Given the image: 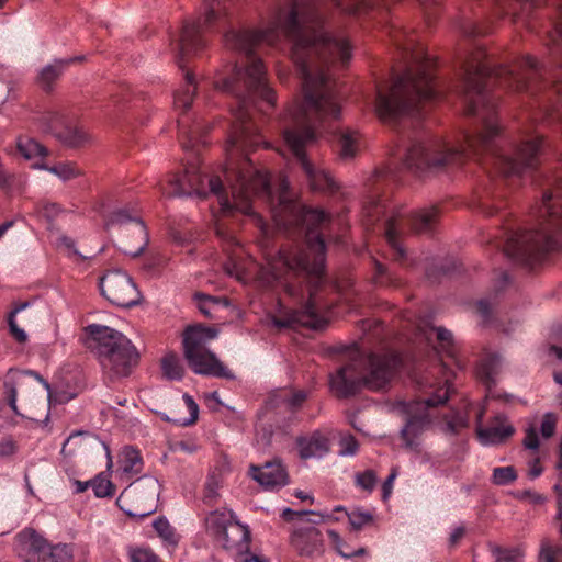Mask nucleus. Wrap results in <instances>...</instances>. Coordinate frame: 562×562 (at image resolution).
Segmentation results:
<instances>
[{
    "label": "nucleus",
    "mask_w": 562,
    "mask_h": 562,
    "mask_svg": "<svg viewBox=\"0 0 562 562\" xmlns=\"http://www.w3.org/2000/svg\"><path fill=\"white\" fill-rule=\"evenodd\" d=\"M345 513L348 516L351 528L355 530H360L373 521V514L362 508H355L351 512L345 510Z\"/></svg>",
    "instance_id": "38"
},
{
    "label": "nucleus",
    "mask_w": 562,
    "mask_h": 562,
    "mask_svg": "<svg viewBox=\"0 0 562 562\" xmlns=\"http://www.w3.org/2000/svg\"><path fill=\"white\" fill-rule=\"evenodd\" d=\"M465 529L463 527H457L452 530L450 535V543L452 546L457 544L459 540L464 536Z\"/></svg>",
    "instance_id": "61"
},
{
    "label": "nucleus",
    "mask_w": 562,
    "mask_h": 562,
    "mask_svg": "<svg viewBox=\"0 0 562 562\" xmlns=\"http://www.w3.org/2000/svg\"><path fill=\"white\" fill-rule=\"evenodd\" d=\"M548 356L557 359L561 366V369H554L553 379L555 383L562 385V349L557 346H551L548 349Z\"/></svg>",
    "instance_id": "51"
},
{
    "label": "nucleus",
    "mask_w": 562,
    "mask_h": 562,
    "mask_svg": "<svg viewBox=\"0 0 562 562\" xmlns=\"http://www.w3.org/2000/svg\"><path fill=\"white\" fill-rule=\"evenodd\" d=\"M358 441L351 435H342L339 440L340 456H355L358 451Z\"/></svg>",
    "instance_id": "48"
},
{
    "label": "nucleus",
    "mask_w": 562,
    "mask_h": 562,
    "mask_svg": "<svg viewBox=\"0 0 562 562\" xmlns=\"http://www.w3.org/2000/svg\"><path fill=\"white\" fill-rule=\"evenodd\" d=\"M153 527L166 547L175 549L178 546L180 536L167 518H157L154 520Z\"/></svg>",
    "instance_id": "31"
},
{
    "label": "nucleus",
    "mask_w": 562,
    "mask_h": 562,
    "mask_svg": "<svg viewBox=\"0 0 562 562\" xmlns=\"http://www.w3.org/2000/svg\"><path fill=\"white\" fill-rule=\"evenodd\" d=\"M216 336L217 330L212 327H188L183 334L184 357L196 374L233 380L234 374L206 347Z\"/></svg>",
    "instance_id": "9"
},
{
    "label": "nucleus",
    "mask_w": 562,
    "mask_h": 562,
    "mask_svg": "<svg viewBox=\"0 0 562 562\" xmlns=\"http://www.w3.org/2000/svg\"><path fill=\"white\" fill-rule=\"evenodd\" d=\"M468 424L469 413L467 411H451L443 418L442 430L447 434H456L468 427Z\"/></svg>",
    "instance_id": "32"
},
{
    "label": "nucleus",
    "mask_w": 562,
    "mask_h": 562,
    "mask_svg": "<svg viewBox=\"0 0 562 562\" xmlns=\"http://www.w3.org/2000/svg\"><path fill=\"white\" fill-rule=\"evenodd\" d=\"M234 518V513L226 508L212 510L204 518L205 529L220 539Z\"/></svg>",
    "instance_id": "25"
},
{
    "label": "nucleus",
    "mask_w": 562,
    "mask_h": 562,
    "mask_svg": "<svg viewBox=\"0 0 562 562\" xmlns=\"http://www.w3.org/2000/svg\"><path fill=\"white\" fill-rule=\"evenodd\" d=\"M432 330L436 333L440 351L450 358H454L456 349L452 333L443 327H434Z\"/></svg>",
    "instance_id": "37"
},
{
    "label": "nucleus",
    "mask_w": 562,
    "mask_h": 562,
    "mask_svg": "<svg viewBox=\"0 0 562 562\" xmlns=\"http://www.w3.org/2000/svg\"><path fill=\"white\" fill-rule=\"evenodd\" d=\"M86 331L90 336L89 347L98 352L103 370L112 378L128 375L138 359L131 340L117 330L98 324L87 326Z\"/></svg>",
    "instance_id": "7"
},
{
    "label": "nucleus",
    "mask_w": 562,
    "mask_h": 562,
    "mask_svg": "<svg viewBox=\"0 0 562 562\" xmlns=\"http://www.w3.org/2000/svg\"><path fill=\"white\" fill-rule=\"evenodd\" d=\"M15 144L18 153L24 159L32 161V166L35 162H45V158L49 154L45 146L26 135L19 136Z\"/></svg>",
    "instance_id": "23"
},
{
    "label": "nucleus",
    "mask_w": 562,
    "mask_h": 562,
    "mask_svg": "<svg viewBox=\"0 0 562 562\" xmlns=\"http://www.w3.org/2000/svg\"><path fill=\"white\" fill-rule=\"evenodd\" d=\"M486 408H482L476 417V434L480 442L484 446L496 445L504 441L514 434V428L506 423V416L498 413L494 416L492 425L482 426V419Z\"/></svg>",
    "instance_id": "17"
},
{
    "label": "nucleus",
    "mask_w": 562,
    "mask_h": 562,
    "mask_svg": "<svg viewBox=\"0 0 562 562\" xmlns=\"http://www.w3.org/2000/svg\"><path fill=\"white\" fill-rule=\"evenodd\" d=\"M12 182V176L9 175L2 164H0V189L7 190L11 186Z\"/></svg>",
    "instance_id": "56"
},
{
    "label": "nucleus",
    "mask_w": 562,
    "mask_h": 562,
    "mask_svg": "<svg viewBox=\"0 0 562 562\" xmlns=\"http://www.w3.org/2000/svg\"><path fill=\"white\" fill-rule=\"evenodd\" d=\"M182 400L186 404L187 409L189 411V418H180L173 419L172 422L180 426H189L196 422L199 415V406L193 400V397L189 394H183Z\"/></svg>",
    "instance_id": "43"
},
{
    "label": "nucleus",
    "mask_w": 562,
    "mask_h": 562,
    "mask_svg": "<svg viewBox=\"0 0 562 562\" xmlns=\"http://www.w3.org/2000/svg\"><path fill=\"white\" fill-rule=\"evenodd\" d=\"M46 130L69 147H79L90 140L89 133L79 125L72 124L64 114L52 112L45 116Z\"/></svg>",
    "instance_id": "15"
},
{
    "label": "nucleus",
    "mask_w": 562,
    "mask_h": 562,
    "mask_svg": "<svg viewBox=\"0 0 562 562\" xmlns=\"http://www.w3.org/2000/svg\"><path fill=\"white\" fill-rule=\"evenodd\" d=\"M101 293L114 305L131 307L140 300L132 278L121 270L108 271L100 280Z\"/></svg>",
    "instance_id": "12"
},
{
    "label": "nucleus",
    "mask_w": 562,
    "mask_h": 562,
    "mask_svg": "<svg viewBox=\"0 0 562 562\" xmlns=\"http://www.w3.org/2000/svg\"><path fill=\"white\" fill-rule=\"evenodd\" d=\"M541 473H542V467L540 465L539 460H538V459H536V460L531 461V462L529 463V471H528V475H529L531 479H536V477H538Z\"/></svg>",
    "instance_id": "60"
},
{
    "label": "nucleus",
    "mask_w": 562,
    "mask_h": 562,
    "mask_svg": "<svg viewBox=\"0 0 562 562\" xmlns=\"http://www.w3.org/2000/svg\"><path fill=\"white\" fill-rule=\"evenodd\" d=\"M47 541L37 532L25 529L19 532L14 541V551L24 562H40Z\"/></svg>",
    "instance_id": "18"
},
{
    "label": "nucleus",
    "mask_w": 562,
    "mask_h": 562,
    "mask_svg": "<svg viewBox=\"0 0 562 562\" xmlns=\"http://www.w3.org/2000/svg\"><path fill=\"white\" fill-rule=\"evenodd\" d=\"M291 542L301 555L313 557L322 552V536L315 527L296 529Z\"/></svg>",
    "instance_id": "21"
},
{
    "label": "nucleus",
    "mask_w": 562,
    "mask_h": 562,
    "mask_svg": "<svg viewBox=\"0 0 562 562\" xmlns=\"http://www.w3.org/2000/svg\"><path fill=\"white\" fill-rule=\"evenodd\" d=\"M477 310H479V312L481 313V315L483 317H487L488 314H490V306H488V303L486 301H483V300L480 301L477 303Z\"/></svg>",
    "instance_id": "62"
},
{
    "label": "nucleus",
    "mask_w": 562,
    "mask_h": 562,
    "mask_svg": "<svg viewBox=\"0 0 562 562\" xmlns=\"http://www.w3.org/2000/svg\"><path fill=\"white\" fill-rule=\"evenodd\" d=\"M318 302L314 293H310V300L303 310H288L279 303V310L271 317L272 324L278 328L304 326L313 329H322L327 317L319 313Z\"/></svg>",
    "instance_id": "13"
},
{
    "label": "nucleus",
    "mask_w": 562,
    "mask_h": 562,
    "mask_svg": "<svg viewBox=\"0 0 562 562\" xmlns=\"http://www.w3.org/2000/svg\"><path fill=\"white\" fill-rule=\"evenodd\" d=\"M450 393L451 385L449 378L446 376L445 383L437 386L429 397L422 401H400L395 404L394 409L406 419L401 430L406 448L418 450L422 435L429 428L432 420L431 409L446 403Z\"/></svg>",
    "instance_id": "8"
},
{
    "label": "nucleus",
    "mask_w": 562,
    "mask_h": 562,
    "mask_svg": "<svg viewBox=\"0 0 562 562\" xmlns=\"http://www.w3.org/2000/svg\"><path fill=\"white\" fill-rule=\"evenodd\" d=\"M58 246L60 248H65L66 250L69 251V254H72V255H78V251L76 250L75 248V241L72 238L68 237V236H60L58 238Z\"/></svg>",
    "instance_id": "55"
},
{
    "label": "nucleus",
    "mask_w": 562,
    "mask_h": 562,
    "mask_svg": "<svg viewBox=\"0 0 562 562\" xmlns=\"http://www.w3.org/2000/svg\"><path fill=\"white\" fill-rule=\"evenodd\" d=\"M159 483L155 477L145 476L123 491L116 504L130 517L144 519L156 510Z\"/></svg>",
    "instance_id": "11"
},
{
    "label": "nucleus",
    "mask_w": 562,
    "mask_h": 562,
    "mask_svg": "<svg viewBox=\"0 0 562 562\" xmlns=\"http://www.w3.org/2000/svg\"><path fill=\"white\" fill-rule=\"evenodd\" d=\"M376 483V475L373 471H364L356 474V484L364 491L371 492Z\"/></svg>",
    "instance_id": "49"
},
{
    "label": "nucleus",
    "mask_w": 562,
    "mask_h": 562,
    "mask_svg": "<svg viewBox=\"0 0 562 562\" xmlns=\"http://www.w3.org/2000/svg\"><path fill=\"white\" fill-rule=\"evenodd\" d=\"M539 213L533 228L507 236L503 251L508 258L531 266L562 247V188L544 192Z\"/></svg>",
    "instance_id": "4"
},
{
    "label": "nucleus",
    "mask_w": 562,
    "mask_h": 562,
    "mask_svg": "<svg viewBox=\"0 0 562 562\" xmlns=\"http://www.w3.org/2000/svg\"><path fill=\"white\" fill-rule=\"evenodd\" d=\"M401 366L395 352L370 353L352 360L330 375V387L340 397L358 393L363 386L372 391L384 390Z\"/></svg>",
    "instance_id": "6"
},
{
    "label": "nucleus",
    "mask_w": 562,
    "mask_h": 562,
    "mask_svg": "<svg viewBox=\"0 0 562 562\" xmlns=\"http://www.w3.org/2000/svg\"><path fill=\"white\" fill-rule=\"evenodd\" d=\"M516 477L517 474L513 467H502L493 470V482L497 485H507L514 482Z\"/></svg>",
    "instance_id": "44"
},
{
    "label": "nucleus",
    "mask_w": 562,
    "mask_h": 562,
    "mask_svg": "<svg viewBox=\"0 0 562 562\" xmlns=\"http://www.w3.org/2000/svg\"><path fill=\"white\" fill-rule=\"evenodd\" d=\"M538 71L539 63L532 56H525L515 66H502L494 71L481 56L469 61L464 68L462 95L468 113L481 120V130L475 135H465L459 147L449 146L440 139L415 142L406 153L405 167L416 173L434 172L463 156L477 155L482 149L488 153L495 169L505 176L521 175L536 168L542 154V136L539 134L525 133L512 155L499 154L494 148L499 125L496 101L485 80L494 74L499 85L516 91H529Z\"/></svg>",
    "instance_id": "2"
},
{
    "label": "nucleus",
    "mask_w": 562,
    "mask_h": 562,
    "mask_svg": "<svg viewBox=\"0 0 562 562\" xmlns=\"http://www.w3.org/2000/svg\"><path fill=\"white\" fill-rule=\"evenodd\" d=\"M488 547L495 562H517L521 555L517 548H502L497 544H490Z\"/></svg>",
    "instance_id": "39"
},
{
    "label": "nucleus",
    "mask_w": 562,
    "mask_h": 562,
    "mask_svg": "<svg viewBox=\"0 0 562 562\" xmlns=\"http://www.w3.org/2000/svg\"><path fill=\"white\" fill-rule=\"evenodd\" d=\"M104 223L106 227L114 225L124 226V231L133 235L136 246L134 249H126V254L132 257H137L144 252L148 245L149 238L147 228L139 218L133 216L126 210L119 209L108 216L104 215Z\"/></svg>",
    "instance_id": "14"
},
{
    "label": "nucleus",
    "mask_w": 562,
    "mask_h": 562,
    "mask_svg": "<svg viewBox=\"0 0 562 562\" xmlns=\"http://www.w3.org/2000/svg\"><path fill=\"white\" fill-rule=\"evenodd\" d=\"M63 211L58 203L52 201H41L35 206L36 214L48 222H53Z\"/></svg>",
    "instance_id": "40"
},
{
    "label": "nucleus",
    "mask_w": 562,
    "mask_h": 562,
    "mask_svg": "<svg viewBox=\"0 0 562 562\" xmlns=\"http://www.w3.org/2000/svg\"><path fill=\"white\" fill-rule=\"evenodd\" d=\"M397 476V472L395 469L392 470L385 482L383 483L382 490H383V499L386 501L390 495L392 494L393 490V483Z\"/></svg>",
    "instance_id": "54"
},
{
    "label": "nucleus",
    "mask_w": 562,
    "mask_h": 562,
    "mask_svg": "<svg viewBox=\"0 0 562 562\" xmlns=\"http://www.w3.org/2000/svg\"><path fill=\"white\" fill-rule=\"evenodd\" d=\"M76 492L77 493H82L85 492L88 486L90 485V482H80V481H76Z\"/></svg>",
    "instance_id": "64"
},
{
    "label": "nucleus",
    "mask_w": 562,
    "mask_h": 562,
    "mask_svg": "<svg viewBox=\"0 0 562 562\" xmlns=\"http://www.w3.org/2000/svg\"><path fill=\"white\" fill-rule=\"evenodd\" d=\"M249 474L267 490L279 488L288 484V473L279 461L267 462L262 467L251 465Z\"/></svg>",
    "instance_id": "19"
},
{
    "label": "nucleus",
    "mask_w": 562,
    "mask_h": 562,
    "mask_svg": "<svg viewBox=\"0 0 562 562\" xmlns=\"http://www.w3.org/2000/svg\"><path fill=\"white\" fill-rule=\"evenodd\" d=\"M74 548L70 544H55L48 542L45 546L44 552L40 562H72Z\"/></svg>",
    "instance_id": "30"
},
{
    "label": "nucleus",
    "mask_w": 562,
    "mask_h": 562,
    "mask_svg": "<svg viewBox=\"0 0 562 562\" xmlns=\"http://www.w3.org/2000/svg\"><path fill=\"white\" fill-rule=\"evenodd\" d=\"M33 168L46 170L64 182L76 179L82 175V170L71 161H59L53 166H48L46 162H35Z\"/></svg>",
    "instance_id": "26"
},
{
    "label": "nucleus",
    "mask_w": 562,
    "mask_h": 562,
    "mask_svg": "<svg viewBox=\"0 0 562 562\" xmlns=\"http://www.w3.org/2000/svg\"><path fill=\"white\" fill-rule=\"evenodd\" d=\"M119 468L126 475H136L143 469V461L139 452L132 448L125 447L119 457Z\"/></svg>",
    "instance_id": "27"
},
{
    "label": "nucleus",
    "mask_w": 562,
    "mask_h": 562,
    "mask_svg": "<svg viewBox=\"0 0 562 562\" xmlns=\"http://www.w3.org/2000/svg\"><path fill=\"white\" fill-rule=\"evenodd\" d=\"M559 33V40L554 43V53L562 54V30H557Z\"/></svg>",
    "instance_id": "63"
},
{
    "label": "nucleus",
    "mask_w": 562,
    "mask_h": 562,
    "mask_svg": "<svg viewBox=\"0 0 562 562\" xmlns=\"http://www.w3.org/2000/svg\"><path fill=\"white\" fill-rule=\"evenodd\" d=\"M437 214L438 212L435 207L412 211L404 205L391 206L389 200L385 196H381L378 192L368 196L363 206V215L368 223L382 222L385 238L394 251L396 260L405 257V250L400 243V238L408 231L416 233L431 231Z\"/></svg>",
    "instance_id": "5"
},
{
    "label": "nucleus",
    "mask_w": 562,
    "mask_h": 562,
    "mask_svg": "<svg viewBox=\"0 0 562 562\" xmlns=\"http://www.w3.org/2000/svg\"><path fill=\"white\" fill-rule=\"evenodd\" d=\"M195 92V83L194 78L191 74H186V85L184 87L178 91L175 95V105L177 108L188 109L193 100V95Z\"/></svg>",
    "instance_id": "33"
},
{
    "label": "nucleus",
    "mask_w": 562,
    "mask_h": 562,
    "mask_svg": "<svg viewBox=\"0 0 562 562\" xmlns=\"http://www.w3.org/2000/svg\"><path fill=\"white\" fill-rule=\"evenodd\" d=\"M179 125V132L182 136L188 137V142L183 143V148L188 150L189 148H194L199 143H203L200 138L199 132H200V124L194 123L193 126L190 128L187 127L183 121L178 122Z\"/></svg>",
    "instance_id": "41"
},
{
    "label": "nucleus",
    "mask_w": 562,
    "mask_h": 562,
    "mask_svg": "<svg viewBox=\"0 0 562 562\" xmlns=\"http://www.w3.org/2000/svg\"><path fill=\"white\" fill-rule=\"evenodd\" d=\"M222 483L223 480L220 473L213 471L207 475L203 493L204 503L212 504L217 499Z\"/></svg>",
    "instance_id": "36"
},
{
    "label": "nucleus",
    "mask_w": 562,
    "mask_h": 562,
    "mask_svg": "<svg viewBox=\"0 0 562 562\" xmlns=\"http://www.w3.org/2000/svg\"><path fill=\"white\" fill-rule=\"evenodd\" d=\"M327 535L336 551L345 559L363 555L366 553L364 548L351 549L346 542L342 541L339 533L335 530H328Z\"/></svg>",
    "instance_id": "35"
},
{
    "label": "nucleus",
    "mask_w": 562,
    "mask_h": 562,
    "mask_svg": "<svg viewBox=\"0 0 562 562\" xmlns=\"http://www.w3.org/2000/svg\"><path fill=\"white\" fill-rule=\"evenodd\" d=\"M25 306H26V304H23L21 306L15 307L9 314V317H8V324H9L10 333L15 338V340L19 341V342H24L26 340L27 336H26V333L22 328H20L18 326V324L15 322V315L19 312H21Z\"/></svg>",
    "instance_id": "46"
},
{
    "label": "nucleus",
    "mask_w": 562,
    "mask_h": 562,
    "mask_svg": "<svg viewBox=\"0 0 562 562\" xmlns=\"http://www.w3.org/2000/svg\"><path fill=\"white\" fill-rule=\"evenodd\" d=\"M307 514L316 515V513H314V512H305V510L295 512V510H292L290 508H285L282 512L283 518H285L288 520H292V519H294V517H302V516L307 515ZM317 516H319V515L317 514Z\"/></svg>",
    "instance_id": "57"
},
{
    "label": "nucleus",
    "mask_w": 562,
    "mask_h": 562,
    "mask_svg": "<svg viewBox=\"0 0 562 562\" xmlns=\"http://www.w3.org/2000/svg\"><path fill=\"white\" fill-rule=\"evenodd\" d=\"M337 148L339 158L342 160L353 159L360 150L361 139L358 132L350 128H342L337 136Z\"/></svg>",
    "instance_id": "24"
},
{
    "label": "nucleus",
    "mask_w": 562,
    "mask_h": 562,
    "mask_svg": "<svg viewBox=\"0 0 562 562\" xmlns=\"http://www.w3.org/2000/svg\"><path fill=\"white\" fill-rule=\"evenodd\" d=\"M375 0H333L348 13L368 8ZM291 43V57L301 75L304 100L290 110L292 126L283 137L301 164L310 186L316 191H334L336 183L328 172L313 165L304 149L317 139L324 124L337 120L340 105L335 82L325 68L337 61L346 64L351 58L347 38L334 35L325 29L319 7L312 1L289 0V8L278 9L265 30L229 31L225 46L244 54L245 61L235 65L229 75L218 72L215 89L236 97L238 106L233 110L235 123L228 136L225 151L226 164L220 176L206 177L200 162H189L183 175H172L167 184L159 183L166 196H199L214 194L223 214L239 212L251 216L262 233L260 247L266 266L258 268L245 251L234 233L221 220L215 222V233L223 243L227 261V274L247 282L255 273L262 286H282L290 295L294 289L289 282L293 276L304 273L319 282L325 267V243L317 227L329 221L322 210L307 209L293 201L288 193L289 181L279 177L277 205L270 178L257 169L248 158L247 149L259 144L260 136L251 123L249 103L260 98L274 104V92L269 87L266 68L252 52L263 44L273 46L281 37Z\"/></svg>",
    "instance_id": "1"
},
{
    "label": "nucleus",
    "mask_w": 562,
    "mask_h": 562,
    "mask_svg": "<svg viewBox=\"0 0 562 562\" xmlns=\"http://www.w3.org/2000/svg\"><path fill=\"white\" fill-rule=\"evenodd\" d=\"M562 555V548L558 544L543 542L540 551L541 562H557L558 558Z\"/></svg>",
    "instance_id": "47"
},
{
    "label": "nucleus",
    "mask_w": 562,
    "mask_h": 562,
    "mask_svg": "<svg viewBox=\"0 0 562 562\" xmlns=\"http://www.w3.org/2000/svg\"><path fill=\"white\" fill-rule=\"evenodd\" d=\"M30 379H34L38 383L43 385V387L47 392V400L48 403H52V387L50 384L43 379L37 372L32 370H25V371H19V370H9L5 379H4V393L8 398L9 406L11 409L19 414L18 406H16V396H18V389H22L27 385V381Z\"/></svg>",
    "instance_id": "16"
},
{
    "label": "nucleus",
    "mask_w": 562,
    "mask_h": 562,
    "mask_svg": "<svg viewBox=\"0 0 562 562\" xmlns=\"http://www.w3.org/2000/svg\"><path fill=\"white\" fill-rule=\"evenodd\" d=\"M501 357L497 355L485 356L476 368L477 378L486 385L494 383L501 368Z\"/></svg>",
    "instance_id": "28"
},
{
    "label": "nucleus",
    "mask_w": 562,
    "mask_h": 562,
    "mask_svg": "<svg viewBox=\"0 0 562 562\" xmlns=\"http://www.w3.org/2000/svg\"><path fill=\"white\" fill-rule=\"evenodd\" d=\"M83 56H77L71 59H63V60H56L54 64H49L45 66L38 76L40 82L44 88H49L50 85L61 75L65 67L69 65L72 61H80L83 60Z\"/></svg>",
    "instance_id": "29"
},
{
    "label": "nucleus",
    "mask_w": 562,
    "mask_h": 562,
    "mask_svg": "<svg viewBox=\"0 0 562 562\" xmlns=\"http://www.w3.org/2000/svg\"><path fill=\"white\" fill-rule=\"evenodd\" d=\"M198 299H200V303H199V308L200 311L206 315V316H211V311L207 308V303H214L215 301L210 297V296H204V295H198Z\"/></svg>",
    "instance_id": "59"
},
{
    "label": "nucleus",
    "mask_w": 562,
    "mask_h": 562,
    "mask_svg": "<svg viewBox=\"0 0 562 562\" xmlns=\"http://www.w3.org/2000/svg\"><path fill=\"white\" fill-rule=\"evenodd\" d=\"M161 369L164 374L170 380H180L184 372L181 360L173 353L166 355L162 358Z\"/></svg>",
    "instance_id": "34"
},
{
    "label": "nucleus",
    "mask_w": 562,
    "mask_h": 562,
    "mask_svg": "<svg viewBox=\"0 0 562 562\" xmlns=\"http://www.w3.org/2000/svg\"><path fill=\"white\" fill-rule=\"evenodd\" d=\"M14 443L11 439H4L0 442V454L9 456L14 452Z\"/></svg>",
    "instance_id": "58"
},
{
    "label": "nucleus",
    "mask_w": 562,
    "mask_h": 562,
    "mask_svg": "<svg viewBox=\"0 0 562 562\" xmlns=\"http://www.w3.org/2000/svg\"><path fill=\"white\" fill-rule=\"evenodd\" d=\"M524 445L527 449L537 450L539 447L538 434L535 427H529L526 430V436L524 439Z\"/></svg>",
    "instance_id": "53"
},
{
    "label": "nucleus",
    "mask_w": 562,
    "mask_h": 562,
    "mask_svg": "<svg viewBox=\"0 0 562 562\" xmlns=\"http://www.w3.org/2000/svg\"><path fill=\"white\" fill-rule=\"evenodd\" d=\"M128 558L130 562H160L157 554L146 547H131Z\"/></svg>",
    "instance_id": "42"
},
{
    "label": "nucleus",
    "mask_w": 562,
    "mask_h": 562,
    "mask_svg": "<svg viewBox=\"0 0 562 562\" xmlns=\"http://www.w3.org/2000/svg\"><path fill=\"white\" fill-rule=\"evenodd\" d=\"M306 396L307 394L304 391H295L291 394L285 393L283 400L286 402L289 407L295 408L302 405Z\"/></svg>",
    "instance_id": "52"
},
{
    "label": "nucleus",
    "mask_w": 562,
    "mask_h": 562,
    "mask_svg": "<svg viewBox=\"0 0 562 562\" xmlns=\"http://www.w3.org/2000/svg\"><path fill=\"white\" fill-rule=\"evenodd\" d=\"M297 448L302 459L322 458L329 450V440L321 431H315L299 438Z\"/></svg>",
    "instance_id": "22"
},
{
    "label": "nucleus",
    "mask_w": 562,
    "mask_h": 562,
    "mask_svg": "<svg viewBox=\"0 0 562 562\" xmlns=\"http://www.w3.org/2000/svg\"><path fill=\"white\" fill-rule=\"evenodd\" d=\"M558 417L553 413L544 414L541 422V435L544 438H550L553 436L557 427Z\"/></svg>",
    "instance_id": "50"
},
{
    "label": "nucleus",
    "mask_w": 562,
    "mask_h": 562,
    "mask_svg": "<svg viewBox=\"0 0 562 562\" xmlns=\"http://www.w3.org/2000/svg\"><path fill=\"white\" fill-rule=\"evenodd\" d=\"M218 540L227 550L241 555L249 551L250 531L248 526L234 518Z\"/></svg>",
    "instance_id": "20"
},
{
    "label": "nucleus",
    "mask_w": 562,
    "mask_h": 562,
    "mask_svg": "<svg viewBox=\"0 0 562 562\" xmlns=\"http://www.w3.org/2000/svg\"><path fill=\"white\" fill-rule=\"evenodd\" d=\"M90 485L97 497H106L113 494V484L104 476H97L90 482Z\"/></svg>",
    "instance_id": "45"
},
{
    "label": "nucleus",
    "mask_w": 562,
    "mask_h": 562,
    "mask_svg": "<svg viewBox=\"0 0 562 562\" xmlns=\"http://www.w3.org/2000/svg\"><path fill=\"white\" fill-rule=\"evenodd\" d=\"M226 0H202L201 10L203 18L187 22L177 41V63L180 68H184L186 57L198 54L205 47V33L221 18L225 8Z\"/></svg>",
    "instance_id": "10"
},
{
    "label": "nucleus",
    "mask_w": 562,
    "mask_h": 562,
    "mask_svg": "<svg viewBox=\"0 0 562 562\" xmlns=\"http://www.w3.org/2000/svg\"><path fill=\"white\" fill-rule=\"evenodd\" d=\"M390 36L394 44L411 54L413 65L395 78L387 91L378 89L374 110L383 121H393L404 115H416L424 101L436 98L434 61L420 48L414 52L415 35L400 25H392Z\"/></svg>",
    "instance_id": "3"
}]
</instances>
